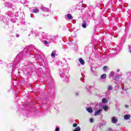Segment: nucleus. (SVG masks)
Here are the masks:
<instances>
[{
  "label": "nucleus",
  "instance_id": "f257e3e1",
  "mask_svg": "<svg viewBox=\"0 0 131 131\" xmlns=\"http://www.w3.org/2000/svg\"><path fill=\"white\" fill-rule=\"evenodd\" d=\"M102 109H99L97 110L94 114L95 116H98V115H100V114L101 113V112H102Z\"/></svg>",
  "mask_w": 131,
  "mask_h": 131
},
{
  "label": "nucleus",
  "instance_id": "f03ea898",
  "mask_svg": "<svg viewBox=\"0 0 131 131\" xmlns=\"http://www.w3.org/2000/svg\"><path fill=\"white\" fill-rule=\"evenodd\" d=\"M112 122L113 123H117V118L115 117H113L112 118Z\"/></svg>",
  "mask_w": 131,
  "mask_h": 131
},
{
  "label": "nucleus",
  "instance_id": "7ed1b4c3",
  "mask_svg": "<svg viewBox=\"0 0 131 131\" xmlns=\"http://www.w3.org/2000/svg\"><path fill=\"white\" fill-rule=\"evenodd\" d=\"M86 110H87L88 112L89 113H93V108L92 107H86Z\"/></svg>",
  "mask_w": 131,
  "mask_h": 131
},
{
  "label": "nucleus",
  "instance_id": "20e7f679",
  "mask_svg": "<svg viewBox=\"0 0 131 131\" xmlns=\"http://www.w3.org/2000/svg\"><path fill=\"white\" fill-rule=\"evenodd\" d=\"M130 117V115H125L124 116V118L126 120H127V119H129Z\"/></svg>",
  "mask_w": 131,
  "mask_h": 131
},
{
  "label": "nucleus",
  "instance_id": "39448f33",
  "mask_svg": "<svg viewBox=\"0 0 131 131\" xmlns=\"http://www.w3.org/2000/svg\"><path fill=\"white\" fill-rule=\"evenodd\" d=\"M67 16L68 17V19H70L71 20L73 19V17L72 16V15H71V14H68L67 15Z\"/></svg>",
  "mask_w": 131,
  "mask_h": 131
},
{
  "label": "nucleus",
  "instance_id": "423d86ee",
  "mask_svg": "<svg viewBox=\"0 0 131 131\" xmlns=\"http://www.w3.org/2000/svg\"><path fill=\"white\" fill-rule=\"evenodd\" d=\"M79 62H80V64H82V65H84V60H83L82 58L79 59Z\"/></svg>",
  "mask_w": 131,
  "mask_h": 131
},
{
  "label": "nucleus",
  "instance_id": "0eeeda50",
  "mask_svg": "<svg viewBox=\"0 0 131 131\" xmlns=\"http://www.w3.org/2000/svg\"><path fill=\"white\" fill-rule=\"evenodd\" d=\"M82 26L83 28H85L86 27V23L85 22V20L83 21V23L82 24Z\"/></svg>",
  "mask_w": 131,
  "mask_h": 131
},
{
  "label": "nucleus",
  "instance_id": "6e6552de",
  "mask_svg": "<svg viewBox=\"0 0 131 131\" xmlns=\"http://www.w3.org/2000/svg\"><path fill=\"white\" fill-rule=\"evenodd\" d=\"M55 55H56V51H53L51 53V57H52V58H55Z\"/></svg>",
  "mask_w": 131,
  "mask_h": 131
},
{
  "label": "nucleus",
  "instance_id": "1a4fd4ad",
  "mask_svg": "<svg viewBox=\"0 0 131 131\" xmlns=\"http://www.w3.org/2000/svg\"><path fill=\"white\" fill-rule=\"evenodd\" d=\"M106 76L107 75H106V74H103V75H101L100 77L101 79H105Z\"/></svg>",
  "mask_w": 131,
  "mask_h": 131
},
{
  "label": "nucleus",
  "instance_id": "9d476101",
  "mask_svg": "<svg viewBox=\"0 0 131 131\" xmlns=\"http://www.w3.org/2000/svg\"><path fill=\"white\" fill-rule=\"evenodd\" d=\"M102 108L104 111H107V110L108 109V106L107 105L103 106Z\"/></svg>",
  "mask_w": 131,
  "mask_h": 131
},
{
  "label": "nucleus",
  "instance_id": "9b49d317",
  "mask_svg": "<svg viewBox=\"0 0 131 131\" xmlns=\"http://www.w3.org/2000/svg\"><path fill=\"white\" fill-rule=\"evenodd\" d=\"M102 103L105 104L106 103H108V100H107V99L104 98L102 99Z\"/></svg>",
  "mask_w": 131,
  "mask_h": 131
},
{
  "label": "nucleus",
  "instance_id": "f8f14e48",
  "mask_svg": "<svg viewBox=\"0 0 131 131\" xmlns=\"http://www.w3.org/2000/svg\"><path fill=\"white\" fill-rule=\"evenodd\" d=\"M33 13H38L39 10H38V9H36V8H34V9L33 10Z\"/></svg>",
  "mask_w": 131,
  "mask_h": 131
},
{
  "label": "nucleus",
  "instance_id": "ddd939ff",
  "mask_svg": "<svg viewBox=\"0 0 131 131\" xmlns=\"http://www.w3.org/2000/svg\"><path fill=\"white\" fill-rule=\"evenodd\" d=\"M110 75L111 76H113V75H114V72H111L110 73Z\"/></svg>",
  "mask_w": 131,
  "mask_h": 131
},
{
  "label": "nucleus",
  "instance_id": "4468645a",
  "mask_svg": "<svg viewBox=\"0 0 131 131\" xmlns=\"http://www.w3.org/2000/svg\"><path fill=\"white\" fill-rule=\"evenodd\" d=\"M111 90H112V86H108V91H111Z\"/></svg>",
  "mask_w": 131,
  "mask_h": 131
},
{
  "label": "nucleus",
  "instance_id": "2eb2a0df",
  "mask_svg": "<svg viewBox=\"0 0 131 131\" xmlns=\"http://www.w3.org/2000/svg\"><path fill=\"white\" fill-rule=\"evenodd\" d=\"M73 127H76V126H77V123H74L73 125Z\"/></svg>",
  "mask_w": 131,
  "mask_h": 131
},
{
  "label": "nucleus",
  "instance_id": "dca6fc26",
  "mask_svg": "<svg viewBox=\"0 0 131 131\" xmlns=\"http://www.w3.org/2000/svg\"><path fill=\"white\" fill-rule=\"evenodd\" d=\"M103 69L104 71H105L106 70V69H107V67L106 66L103 67Z\"/></svg>",
  "mask_w": 131,
  "mask_h": 131
},
{
  "label": "nucleus",
  "instance_id": "f3484780",
  "mask_svg": "<svg viewBox=\"0 0 131 131\" xmlns=\"http://www.w3.org/2000/svg\"><path fill=\"white\" fill-rule=\"evenodd\" d=\"M90 122H93L94 121V119L93 118H91L90 120Z\"/></svg>",
  "mask_w": 131,
  "mask_h": 131
},
{
  "label": "nucleus",
  "instance_id": "a211bd4d",
  "mask_svg": "<svg viewBox=\"0 0 131 131\" xmlns=\"http://www.w3.org/2000/svg\"><path fill=\"white\" fill-rule=\"evenodd\" d=\"M59 130H60V129H59V128H58V127L56 128L55 131H59Z\"/></svg>",
  "mask_w": 131,
  "mask_h": 131
},
{
  "label": "nucleus",
  "instance_id": "6ab92c4d",
  "mask_svg": "<svg viewBox=\"0 0 131 131\" xmlns=\"http://www.w3.org/2000/svg\"><path fill=\"white\" fill-rule=\"evenodd\" d=\"M125 108H128V105H125Z\"/></svg>",
  "mask_w": 131,
  "mask_h": 131
},
{
  "label": "nucleus",
  "instance_id": "aec40b11",
  "mask_svg": "<svg viewBox=\"0 0 131 131\" xmlns=\"http://www.w3.org/2000/svg\"><path fill=\"white\" fill-rule=\"evenodd\" d=\"M109 130H112V129L111 128H109Z\"/></svg>",
  "mask_w": 131,
  "mask_h": 131
},
{
  "label": "nucleus",
  "instance_id": "412c9836",
  "mask_svg": "<svg viewBox=\"0 0 131 131\" xmlns=\"http://www.w3.org/2000/svg\"><path fill=\"white\" fill-rule=\"evenodd\" d=\"M45 43H48V41H45Z\"/></svg>",
  "mask_w": 131,
  "mask_h": 131
},
{
  "label": "nucleus",
  "instance_id": "4be33fe9",
  "mask_svg": "<svg viewBox=\"0 0 131 131\" xmlns=\"http://www.w3.org/2000/svg\"><path fill=\"white\" fill-rule=\"evenodd\" d=\"M117 72H119V70H117Z\"/></svg>",
  "mask_w": 131,
  "mask_h": 131
},
{
  "label": "nucleus",
  "instance_id": "5701e85b",
  "mask_svg": "<svg viewBox=\"0 0 131 131\" xmlns=\"http://www.w3.org/2000/svg\"><path fill=\"white\" fill-rule=\"evenodd\" d=\"M16 36H17V37H18V35H17Z\"/></svg>",
  "mask_w": 131,
  "mask_h": 131
}]
</instances>
